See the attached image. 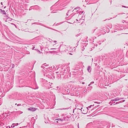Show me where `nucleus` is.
<instances>
[{
	"label": "nucleus",
	"mask_w": 128,
	"mask_h": 128,
	"mask_svg": "<svg viewBox=\"0 0 128 128\" xmlns=\"http://www.w3.org/2000/svg\"><path fill=\"white\" fill-rule=\"evenodd\" d=\"M97 34H99V33L101 32V30H97Z\"/></svg>",
	"instance_id": "obj_22"
},
{
	"label": "nucleus",
	"mask_w": 128,
	"mask_h": 128,
	"mask_svg": "<svg viewBox=\"0 0 128 128\" xmlns=\"http://www.w3.org/2000/svg\"><path fill=\"white\" fill-rule=\"evenodd\" d=\"M16 112V114H20L22 113V112L21 111H17Z\"/></svg>",
	"instance_id": "obj_17"
},
{
	"label": "nucleus",
	"mask_w": 128,
	"mask_h": 128,
	"mask_svg": "<svg viewBox=\"0 0 128 128\" xmlns=\"http://www.w3.org/2000/svg\"><path fill=\"white\" fill-rule=\"evenodd\" d=\"M14 64H12V68H13L14 67Z\"/></svg>",
	"instance_id": "obj_40"
},
{
	"label": "nucleus",
	"mask_w": 128,
	"mask_h": 128,
	"mask_svg": "<svg viewBox=\"0 0 128 128\" xmlns=\"http://www.w3.org/2000/svg\"><path fill=\"white\" fill-rule=\"evenodd\" d=\"M10 112H8L7 113H6V114H9L10 113Z\"/></svg>",
	"instance_id": "obj_41"
},
{
	"label": "nucleus",
	"mask_w": 128,
	"mask_h": 128,
	"mask_svg": "<svg viewBox=\"0 0 128 128\" xmlns=\"http://www.w3.org/2000/svg\"><path fill=\"white\" fill-rule=\"evenodd\" d=\"M82 20H84V18H83V17H82Z\"/></svg>",
	"instance_id": "obj_52"
},
{
	"label": "nucleus",
	"mask_w": 128,
	"mask_h": 128,
	"mask_svg": "<svg viewBox=\"0 0 128 128\" xmlns=\"http://www.w3.org/2000/svg\"><path fill=\"white\" fill-rule=\"evenodd\" d=\"M82 108H81V109H80L79 110L81 111L80 112H82V113L85 114L87 113L88 112V108H84L83 110H82Z\"/></svg>",
	"instance_id": "obj_6"
},
{
	"label": "nucleus",
	"mask_w": 128,
	"mask_h": 128,
	"mask_svg": "<svg viewBox=\"0 0 128 128\" xmlns=\"http://www.w3.org/2000/svg\"><path fill=\"white\" fill-rule=\"evenodd\" d=\"M12 24L14 25L16 27V25L15 24H13V23Z\"/></svg>",
	"instance_id": "obj_46"
},
{
	"label": "nucleus",
	"mask_w": 128,
	"mask_h": 128,
	"mask_svg": "<svg viewBox=\"0 0 128 128\" xmlns=\"http://www.w3.org/2000/svg\"><path fill=\"white\" fill-rule=\"evenodd\" d=\"M125 101V100H122L118 102H116L115 104H118L120 103H122L123 102H124Z\"/></svg>",
	"instance_id": "obj_16"
},
{
	"label": "nucleus",
	"mask_w": 128,
	"mask_h": 128,
	"mask_svg": "<svg viewBox=\"0 0 128 128\" xmlns=\"http://www.w3.org/2000/svg\"><path fill=\"white\" fill-rule=\"evenodd\" d=\"M109 103H110V104L111 105L112 104H114V103H115V102H114V101H113L112 102H110H110Z\"/></svg>",
	"instance_id": "obj_23"
},
{
	"label": "nucleus",
	"mask_w": 128,
	"mask_h": 128,
	"mask_svg": "<svg viewBox=\"0 0 128 128\" xmlns=\"http://www.w3.org/2000/svg\"><path fill=\"white\" fill-rule=\"evenodd\" d=\"M32 8V6H31V7L30 8H29V10H31L32 9V8Z\"/></svg>",
	"instance_id": "obj_44"
},
{
	"label": "nucleus",
	"mask_w": 128,
	"mask_h": 128,
	"mask_svg": "<svg viewBox=\"0 0 128 128\" xmlns=\"http://www.w3.org/2000/svg\"><path fill=\"white\" fill-rule=\"evenodd\" d=\"M37 108H28V110H30L32 111V112L34 111H35L36 109Z\"/></svg>",
	"instance_id": "obj_10"
},
{
	"label": "nucleus",
	"mask_w": 128,
	"mask_h": 128,
	"mask_svg": "<svg viewBox=\"0 0 128 128\" xmlns=\"http://www.w3.org/2000/svg\"><path fill=\"white\" fill-rule=\"evenodd\" d=\"M94 83V82H91L90 83V84H89L88 85V86H90V84H93Z\"/></svg>",
	"instance_id": "obj_29"
},
{
	"label": "nucleus",
	"mask_w": 128,
	"mask_h": 128,
	"mask_svg": "<svg viewBox=\"0 0 128 128\" xmlns=\"http://www.w3.org/2000/svg\"><path fill=\"white\" fill-rule=\"evenodd\" d=\"M86 89V88H82V92L83 91V92H84V93H85V92H86V91H85V90Z\"/></svg>",
	"instance_id": "obj_19"
},
{
	"label": "nucleus",
	"mask_w": 128,
	"mask_h": 128,
	"mask_svg": "<svg viewBox=\"0 0 128 128\" xmlns=\"http://www.w3.org/2000/svg\"><path fill=\"white\" fill-rule=\"evenodd\" d=\"M61 120L62 119H61V118H56V120H60L61 121Z\"/></svg>",
	"instance_id": "obj_30"
},
{
	"label": "nucleus",
	"mask_w": 128,
	"mask_h": 128,
	"mask_svg": "<svg viewBox=\"0 0 128 128\" xmlns=\"http://www.w3.org/2000/svg\"><path fill=\"white\" fill-rule=\"evenodd\" d=\"M68 70L66 69V68L65 67L62 68L61 70L60 71V73L61 74V75L63 76V78H66L68 76L69 73L68 72Z\"/></svg>",
	"instance_id": "obj_1"
},
{
	"label": "nucleus",
	"mask_w": 128,
	"mask_h": 128,
	"mask_svg": "<svg viewBox=\"0 0 128 128\" xmlns=\"http://www.w3.org/2000/svg\"><path fill=\"white\" fill-rule=\"evenodd\" d=\"M5 116V114H4V113H3L2 114V116H1V118H3Z\"/></svg>",
	"instance_id": "obj_20"
},
{
	"label": "nucleus",
	"mask_w": 128,
	"mask_h": 128,
	"mask_svg": "<svg viewBox=\"0 0 128 128\" xmlns=\"http://www.w3.org/2000/svg\"><path fill=\"white\" fill-rule=\"evenodd\" d=\"M2 103V99L0 98V106L1 105Z\"/></svg>",
	"instance_id": "obj_24"
},
{
	"label": "nucleus",
	"mask_w": 128,
	"mask_h": 128,
	"mask_svg": "<svg viewBox=\"0 0 128 128\" xmlns=\"http://www.w3.org/2000/svg\"><path fill=\"white\" fill-rule=\"evenodd\" d=\"M61 119H62V121H63L64 120L68 121L69 119V117L68 116H66L63 114L61 115Z\"/></svg>",
	"instance_id": "obj_4"
},
{
	"label": "nucleus",
	"mask_w": 128,
	"mask_h": 128,
	"mask_svg": "<svg viewBox=\"0 0 128 128\" xmlns=\"http://www.w3.org/2000/svg\"><path fill=\"white\" fill-rule=\"evenodd\" d=\"M36 50L37 51V52H38L39 53H40V51L38 49H36Z\"/></svg>",
	"instance_id": "obj_32"
},
{
	"label": "nucleus",
	"mask_w": 128,
	"mask_h": 128,
	"mask_svg": "<svg viewBox=\"0 0 128 128\" xmlns=\"http://www.w3.org/2000/svg\"><path fill=\"white\" fill-rule=\"evenodd\" d=\"M87 70L88 72L90 73L91 72L92 70L91 67L90 66H88Z\"/></svg>",
	"instance_id": "obj_15"
},
{
	"label": "nucleus",
	"mask_w": 128,
	"mask_h": 128,
	"mask_svg": "<svg viewBox=\"0 0 128 128\" xmlns=\"http://www.w3.org/2000/svg\"><path fill=\"white\" fill-rule=\"evenodd\" d=\"M122 7L125 8H128V6H122Z\"/></svg>",
	"instance_id": "obj_37"
},
{
	"label": "nucleus",
	"mask_w": 128,
	"mask_h": 128,
	"mask_svg": "<svg viewBox=\"0 0 128 128\" xmlns=\"http://www.w3.org/2000/svg\"><path fill=\"white\" fill-rule=\"evenodd\" d=\"M123 99H124V98H119L118 97H117L114 100H111L110 101V102H112L113 101H117Z\"/></svg>",
	"instance_id": "obj_8"
},
{
	"label": "nucleus",
	"mask_w": 128,
	"mask_h": 128,
	"mask_svg": "<svg viewBox=\"0 0 128 128\" xmlns=\"http://www.w3.org/2000/svg\"><path fill=\"white\" fill-rule=\"evenodd\" d=\"M96 30V29H95L94 30V32Z\"/></svg>",
	"instance_id": "obj_63"
},
{
	"label": "nucleus",
	"mask_w": 128,
	"mask_h": 128,
	"mask_svg": "<svg viewBox=\"0 0 128 128\" xmlns=\"http://www.w3.org/2000/svg\"><path fill=\"white\" fill-rule=\"evenodd\" d=\"M34 46L33 48H32V49L33 50H34Z\"/></svg>",
	"instance_id": "obj_55"
},
{
	"label": "nucleus",
	"mask_w": 128,
	"mask_h": 128,
	"mask_svg": "<svg viewBox=\"0 0 128 128\" xmlns=\"http://www.w3.org/2000/svg\"><path fill=\"white\" fill-rule=\"evenodd\" d=\"M85 83L84 82H82V84H84Z\"/></svg>",
	"instance_id": "obj_53"
},
{
	"label": "nucleus",
	"mask_w": 128,
	"mask_h": 128,
	"mask_svg": "<svg viewBox=\"0 0 128 128\" xmlns=\"http://www.w3.org/2000/svg\"><path fill=\"white\" fill-rule=\"evenodd\" d=\"M76 11V13L77 14H78L79 12H78V10H77Z\"/></svg>",
	"instance_id": "obj_50"
},
{
	"label": "nucleus",
	"mask_w": 128,
	"mask_h": 128,
	"mask_svg": "<svg viewBox=\"0 0 128 128\" xmlns=\"http://www.w3.org/2000/svg\"><path fill=\"white\" fill-rule=\"evenodd\" d=\"M43 65L44 66H45L46 67V66H47V64H46V63H45V64H44Z\"/></svg>",
	"instance_id": "obj_36"
},
{
	"label": "nucleus",
	"mask_w": 128,
	"mask_h": 128,
	"mask_svg": "<svg viewBox=\"0 0 128 128\" xmlns=\"http://www.w3.org/2000/svg\"><path fill=\"white\" fill-rule=\"evenodd\" d=\"M3 91L4 92L3 88L0 87V96H4V94H3Z\"/></svg>",
	"instance_id": "obj_9"
},
{
	"label": "nucleus",
	"mask_w": 128,
	"mask_h": 128,
	"mask_svg": "<svg viewBox=\"0 0 128 128\" xmlns=\"http://www.w3.org/2000/svg\"><path fill=\"white\" fill-rule=\"evenodd\" d=\"M6 17H8V16L7 15H6Z\"/></svg>",
	"instance_id": "obj_60"
},
{
	"label": "nucleus",
	"mask_w": 128,
	"mask_h": 128,
	"mask_svg": "<svg viewBox=\"0 0 128 128\" xmlns=\"http://www.w3.org/2000/svg\"><path fill=\"white\" fill-rule=\"evenodd\" d=\"M1 4H2H2H2V2H1Z\"/></svg>",
	"instance_id": "obj_57"
},
{
	"label": "nucleus",
	"mask_w": 128,
	"mask_h": 128,
	"mask_svg": "<svg viewBox=\"0 0 128 128\" xmlns=\"http://www.w3.org/2000/svg\"><path fill=\"white\" fill-rule=\"evenodd\" d=\"M14 124H12V125L11 126V127L12 128H14Z\"/></svg>",
	"instance_id": "obj_33"
},
{
	"label": "nucleus",
	"mask_w": 128,
	"mask_h": 128,
	"mask_svg": "<svg viewBox=\"0 0 128 128\" xmlns=\"http://www.w3.org/2000/svg\"><path fill=\"white\" fill-rule=\"evenodd\" d=\"M54 42H55V43H56V40H54Z\"/></svg>",
	"instance_id": "obj_54"
},
{
	"label": "nucleus",
	"mask_w": 128,
	"mask_h": 128,
	"mask_svg": "<svg viewBox=\"0 0 128 128\" xmlns=\"http://www.w3.org/2000/svg\"><path fill=\"white\" fill-rule=\"evenodd\" d=\"M38 88V87L37 86V87H36V88L34 89H37Z\"/></svg>",
	"instance_id": "obj_51"
},
{
	"label": "nucleus",
	"mask_w": 128,
	"mask_h": 128,
	"mask_svg": "<svg viewBox=\"0 0 128 128\" xmlns=\"http://www.w3.org/2000/svg\"><path fill=\"white\" fill-rule=\"evenodd\" d=\"M44 68L47 69H49L51 70H54L56 69L55 67L54 66H53L51 67H49L48 68H46L45 67H44Z\"/></svg>",
	"instance_id": "obj_11"
},
{
	"label": "nucleus",
	"mask_w": 128,
	"mask_h": 128,
	"mask_svg": "<svg viewBox=\"0 0 128 128\" xmlns=\"http://www.w3.org/2000/svg\"><path fill=\"white\" fill-rule=\"evenodd\" d=\"M53 46L54 47H56V48H51V50H55L56 51L58 52L60 50V48L62 46H63V45L61 44H58L57 45L56 44H54Z\"/></svg>",
	"instance_id": "obj_2"
},
{
	"label": "nucleus",
	"mask_w": 128,
	"mask_h": 128,
	"mask_svg": "<svg viewBox=\"0 0 128 128\" xmlns=\"http://www.w3.org/2000/svg\"><path fill=\"white\" fill-rule=\"evenodd\" d=\"M84 49V48H83V49H82V50H83Z\"/></svg>",
	"instance_id": "obj_59"
},
{
	"label": "nucleus",
	"mask_w": 128,
	"mask_h": 128,
	"mask_svg": "<svg viewBox=\"0 0 128 128\" xmlns=\"http://www.w3.org/2000/svg\"><path fill=\"white\" fill-rule=\"evenodd\" d=\"M78 8H80V7H77L76 8H74V10H76V9H78Z\"/></svg>",
	"instance_id": "obj_35"
},
{
	"label": "nucleus",
	"mask_w": 128,
	"mask_h": 128,
	"mask_svg": "<svg viewBox=\"0 0 128 128\" xmlns=\"http://www.w3.org/2000/svg\"><path fill=\"white\" fill-rule=\"evenodd\" d=\"M33 24H39L41 26H43L45 27H46L48 28H49V29H52V30H55V31H58L57 30H55L54 29H53L52 28H50L49 27H47L45 25H44L43 24H42V23H39V22H34V23H32V25Z\"/></svg>",
	"instance_id": "obj_5"
},
{
	"label": "nucleus",
	"mask_w": 128,
	"mask_h": 128,
	"mask_svg": "<svg viewBox=\"0 0 128 128\" xmlns=\"http://www.w3.org/2000/svg\"><path fill=\"white\" fill-rule=\"evenodd\" d=\"M55 12V11H52L51 12L52 13H55V12Z\"/></svg>",
	"instance_id": "obj_43"
},
{
	"label": "nucleus",
	"mask_w": 128,
	"mask_h": 128,
	"mask_svg": "<svg viewBox=\"0 0 128 128\" xmlns=\"http://www.w3.org/2000/svg\"><path fill=\"white\" fill-rule=\"evenodd\" d=\"M74 15V14L73 15H72V14H70L69 16L70 17H72Z\"/></svg>",
	"instance_id": "obj_34"
},
{
	"label": "nucleus",
	"mask_w": 128,
	"mask_h": 128,
	"mask_svg": "<svg viewBox=\"0 0 128 128\" xmlns=\"http://www.w3.org/2000/svg\"><path fill=\"white\" fill-rule=\"evenodd\" d=\"M123 21L122 22H123L124 23V22H125V21L124 20H123Z\"/></svg>",
	"instance_id": "obj_58"
},
{
	"label": "nucleus",
	"mask_w": 128,
	"mask_h": 128,
	"mask_svg": "<svg viewBox=\"0 0 128 128\" xmlns=\"http://www.w3.org/2000/svg\"><path fill=\"white\" fill-rule=\"evenodd\" d=\"M110 28H112V26L111 24H109V25L108 26Z\"/></svg>",
	"instance_id": "obj_18"
},
{
	"label": "nucleus",
	"mask_w": 128,
	"mask_h": 128,
	"mask_svg": "<svg viewBox=\"0 0 128 128\" xmlns=\"http://www.w3.org/2000/svg\"><path fill=\"white\" fill-rule=\"evenodd\" d=\"M0 12H2V11L3 10H2L1 9H0Z\"/></svg>",
	"instance_id": "obj_47"
},
{
	"label": "nucleus",
	"mask_w": 128,
	"mask_h": 128,
	"mask_svg": "<svg viewBox=\"0 0 128 128\" xmlns=\"http://www.w3.org/2000/svg\"><path fill=\"white\" fill-rule=\"evenodd\" d=\"M46 76L49 78L50 79H53L54 78V74L52 72H47Z\"/></svg>",
	"instance_id": "obj_3"
},
{
	"label": "nucleus",
	"mask_w": 128,
	"mask_h": 128,
	"mask_svg": "<svg viewBox=\"0 0 128 128\" xmlns=\"http://www.w3.org/2000/svg\"><path fill=\"white\" fill-rule=\"evenodd\" d=\"M2 13L4 14H6V12H5V11L4 10H3L2 11Z\"/></svg>",
	"instance_id": "obj_25"
},
{
	"label": "nucleus",
	"mask_w": 128,
	"mask_h": 128,
	"mask_svg": "<svg viewBox=\"0 0 128 128\" xmlns=\"http://www.w3.org/2000/svg\"><path fill=\"white\" fill-rule=\"evenodd\" d=\"M88 89L91 90L92 88V86H90L88 88Z\"/></svg>",
	"instance_id": "obj_28"
},
{
	"label": "nucleus",
	"mask_w": 128,
	"mask_h": 128,
	"mask_svg": "<svg viewBox=\"0 0 128 128\" xmlns=\"http://www.w3.org/2000/svg\"><path fill=\"white\" fill-rule=\"evenodd\" d=\"M70 11V10H69L68 11V13L66 14V17H68V16L69 14V12Z\"/></svg>",
	"instance_id": "obj_21"
},
{
	"label": "nucleus",
	"mask_w": 128,
	"mask_h": 128,
	"mask_svg": "<svg viewBox=\"0 0 128 128\" xmlns=\"http://www.w3.org/2000/svg\"><path fill=\"white\" fill-rule=\"evenodd\" d=\"M64 51L65 52H67V51H68V50L67 49H66V50H65Z\"/></svg>",
	"instance_id": "obj_49"
},
{
	"label": "nucleus",
	"mask_w": 128,
	"mask_h": 128,
	"mask_svg": "<svg viewBox=\"0 0 128 128\" xmlns=\"http://www.w3.org/2000/svg\"><path fill=\"white\" fill-rule=\"evenodd\" d=\"M56 77L58 79H61L62 78H63V76L61 75V74L60 73V74H58L57 75Z\"/></svg>",
	"instance_id": "obj_12"
},
{
	"label": "nucleus",
	"mask_w": 128,
	"mask_h": 128,
	"mask_svg": "<svg viewBox=\"0 0 128 128\" xmlns=\"http://www.w3.org/2000/svg\"><path fill=\"white\" fill-rule=\"evenodd\" d=\"M78 43H79V41H78V42H77V43L76 44V47L78 45Z\"/></svg>",
	"instance_id": "obj_31"
},
{
	"label": "nucleus",
	"mask_w": 128,
	"mask_h": 128,
	"mask_svg": "<svg viewBox=\"0 0 128 128\" xmlns=\"http://www.w3.org/2000/svg\"><path fill=\"white\" fill-rule=\"evenodd\" d=\"M6 7V6H4V8H5Z\"/></svg>",
	"instance_id": "obj_64"
},
{
	"label": "nucleus",
	"mask_w": 128,
	"mask_h": 128,
	"mask_svg": "<svg viewBox=\"0 0 128 128\" xmlns=\"http://www.w3.org/2000/svg\"><path fill=\"white\" fill-rule=\"evenodd\" d=\"M54 6H52L50 8L51 10H52V9H53L54 7Z\"/></svg>",
	"instance_id": "obj_26"
},
{
	"label": "nucleus",
	"mask_w": 128,
	"mask_h": 128,
	"mask_svg": "<svg viewBox=\"0 0 128 128\" xmlns=\"http://www.w3.org/2000/svg\"><path fill=\"white\" fill-rule=\"evenodd\" d=\"M79 90H80L79 88H74V89H73V90L74 92L76 93L77 94H78V92Z\"/></svg>",
	"instance_id": "obj_13"
},
{
	"label": "nucleus",
	"mask_w": 128,
	"mask_h": 128,
	"mask_svg": "<svg viewBox=\"0 0 128 128\" xmlns=\"http://www.w3.org/2000/svg\"><path fill=\"white\" fill-rule=\"evenodd\" d=\"M21 105V104H18L17 105V106H20Z\"/></svg>",
	"instance_id": "obj_45"
},
{
	"label": "nucleus",
	"mask_w": 128,
	"mask_h": 128,
	"mask_svg": "<svg viewBox=\"0 0 128 128\" xmlns=\"http://www.w3.org/2000/svg\"><path fill=\"white\" fill-rule=\"evenodd\" d=\"M92 105H90V106H88V108H90L91 107V106H92Z\"/></svg>",
	"instance_id": "obj_42"
},
{
	"label": "nucleus",
	"mask_w": 128,
	"mask_h": 128,
	"mask_svg": "<svg viewBox=\"0 0 128 128\" xmlns=\"http://www.w3.org/2000/svg\"><path fill=\"white\" fill-rule=\"evenodd\" d=\"M13 124H14V126H16L18 125V123L16 124L14 123Z\"/></svg>",
	"instance_id": "obj_27"
},
{
	"label": "nucleus",
	"mask_w": 128,
	"mask_h": 128,
	"mask_svg": "<svg viewBox=\"0 0 128 128\" xmlns=\"http://www.w3.org/2000/svg\"><path fill=\"white\" fill-rule=\"evenodd\" d=\"M83 12H84V11H82V12H81V11H80L79 13V14H81V13L82 14Z\"/></svg>",
	"instance_id": "obj_39"
},
{
	"label": "nucleus",
	"mask_w": 128,
	"mask_h": 128,
	"mask_svg": "<svg viewBox=\"0 0 128 128\" xmlns=\"http://www.w3.org/2000/svg\"><path fill=\"white\" fill-rule=\"evenodd\" d=\"M80 34H78L77 35H76V37H77L78 36H80Z\"/></svg>",
	"instance_id": "obj_38"
},
{
	"label": "nucleus",
	"mask_w": 128,
	"mask_h": 128,
	"mask_svg": "<svg viewBox=\"0 0 128 128\" xmlns=\"http://www.w3.org/2000/svg\"><path fill=\"white\" fill-rule=\"evenodd\" d=\"M64 87V91H66L68 93L69 90V88L68 86V84H64L63 85Z\"/></svg>",
	"instance_id": "obj_7"
},
{
	"label": "nucleus",
	"mask_w": 128,
	"mask_h": 128,
	"mask_svg": "<svg viewBox=\"0 0 128 128\" xmlns=\"http://www.w3.org/2000/svg\"><path fill=\"white\" fill-rule=\"evenodd\" d=\"M50 84V86H51V84Z\"/></svg>",
	"instance_id": "obj_61"
},
{
	"label": "nucleus",
	"mask_w": 128,
	"mask_h": 128,
	"mask_svg": "<svg viewBox=\"0 0 128 128\" xmlns=\"http://www.w3.org/2000/svg\"><path fill=\"white\" fill-rule=\"evenodd\" d=\"M58 73V72H56V73H57H57Z\"/></svg>",
	"instance_id": "obj_62"
},
{
	"label": "nucleus",
	"mask_w": 128,
	"mask_h": 128,
	"mask_svg": "<svg viewBox=\"0 0 128 128\" xmlns=\"http://www.w3.org/2000/svg\"><path fill=\"white\" fill-rule=\"evenodd\" d=\"M32 119H33V120H34V117H32Z\"/></svg>",
	"instance_id": "obj_56"
},
{
	"label": "nucleus",
	"mask_w": 128,
	"mask_h": 128,
	"mask_svg": "<svg viewBox=\"0 0 128 128\" xmlns=\"http://www.w3.org/2000/svg\"><path fill=\"white\" fill-rule=\"evenodd\" d=\"M31 8L34 9H38L39 8V7L37 5H36L32 6Z\"/></svg>",
	"instance_id": "obj_14"
},
{
	"label": "nucleus",
	"mask_w": 128,
	"mask_h": 128,
	"mask_svg": "<svg viewBox=\"0 0 128 128\" xmlns=\"http://www.w3.org/2000/svg\"><path fill=\"white\" fill-rule=\"evenodd\" d=\"M59 24H59L58 23V24H56V26H58V25H59Z\"/></svg>",
	"instance_id": "obj_48"
}]
</instances>
